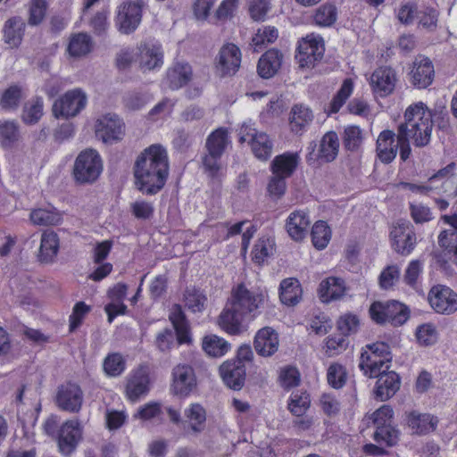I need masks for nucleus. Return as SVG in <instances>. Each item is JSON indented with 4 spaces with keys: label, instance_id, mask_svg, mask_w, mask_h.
<instances>
[{
    "label": "nucleus",
    "instance_id": "obj_37",
    "mask_svg": "<svg viewBox=\"0 0 457 457\" xmlns=\"http://www.w3.org/2000/svg\"><path fill=\"white\" fill-rule=\"evenodd\" d=\"M312 119L313 114L310 108L302 104L294 105L291 109L289 117V127L291 132L295 135L303 134Z\"/></svg>",
    "mask_w": 457,
    "mask_h": 457
},
{
    "label": "nucleus",
    "instance_id": "obj_12",
    "mask_svg": "<svg viewBox=\"0 0 457 457\" xmlns=\"http://www.w3.org/2000/svg\"><path fill=\"white\" fill-rule=\"evenodd\" d=\"M83 400V391L75 382L67 381L57 388L55 403L62 411L78 413L81 410Z\"/></svg>",
    "mask_w": 457,
    "mask_h": 457
},
{
    "label": "nucleus",
    "instance_id": "obj_58",
    "mask_svg": "<svg viewBox=\"0 0 457 457\" xmlns=\"http://www.w3.org/2000/svg\"><path fill=\"white\" fill-rule=\"evenodd\" d=\"M347 378L345 368L339 363H332L328 369L327 379L329 386L335 389L342 388Z\"/></svg>",
    "mask_w": 457,
    "mask_h": 457
},
{
    "label": "nucleus",
    "instance_id": "obj_40",
    "mask_svg": "<svg viewBox=\"0 0 457 457\" xmlns=\"http://www.w3.org/2000/svg\"><path fill=\"white\" fill-rule=\"evenodd\" d=\"M353 92V82L351 79H345L337 94L329 104L324 108L325 112L330 116L337 113L344 106Z\"/></svg>",
    "mask_w": 457,
    "mask_h": 457
},
{
    "label": "nucleus",
    "instance_id": "obj_1",
    "mask_svg": "<svg viewBox=\"0 0 457 457\" xmlns=\"http://www.w3.org/2000/svg\"><path fill=\"white\" fill-rule=\"evenodd\" d=\"M137 188L146 195H154L165 186L170 163L167 150L160 144L146 147L137 158L134 168Z\"/></svg>",
    "mask_w": 457,
    "mask_h": 457
},
{
    "label": "nucleus",
    "instance_id": "obj_54",
    "mask_svg": "<svg viewBox=\"0 0 457 457\" xmlns=\"http://www.w3.org/2000/svg\"><path fill=\"white\" fill-rule=\"evenodd\" d=\"M392 136H395V134L389 129L384 130L378 136L377 139L376 151L378 159L384 163H390L396 156L398 151V145H395L394 147L389 148H381V141L392 139Z\"/></svg>",
    "mask_w": 457,
    "mask_h": 457
},
{
    "label": "nucleus",
    "instance_id": "obj_64",
    "mask_svg": "<svg viewBox=\"0 0 457 457\" xmlns=\"http://www.w3.org/2000/svg\"><path fill=\"white\" fill-rule=\"evenodd\" d=\"M287 178L283 176L272 174L267 187V191L270 197L279 199L285 195L287 190Z\"/></svg>",
    "mask_w": 457,
    "mask_h": 457
},
{
    "label": "nucleus",
    "instance_id": "obj_17",
    "mask_svg": "<svg viewBox=\"0 0 457 457\" xmlns=\"http://www.w3.org/2000/svg\"><path fill=\"white\" fill-rule=\"evenodd\" d=\"M124 132L125 124L115 114L108 113L96 120V135L104 143L112 144L120 141Z\"/></svg>",
    "mask_w": 457,
    "mask_h": 457
},
{
    "label": "nucleus",
    "instance_id": "obj_25",
    "mask_svg": "<svg viewBox=\"0 0 457 457\" xmlns=\"http://www.w3.org/2000/svg\"><path fill=\"white\" fill-rule=\"evenodd\" d=\"M223 382L231 389L240 390L245 380V364L240 361H226L220 367Z\"/></svg>",
    "mask_w": 457,
    "mask_h": 457
},
{
    "label": "nucleus",
    "instance_id": "obj_22",
    "mask_svg": "<svg viewBox=\"0 0 457 457\" xmlns=\"http://www.w3.org/2000/svg\"><path fill=\"white\" fill-rule=\"evenodd\" d=\"M150 390V377L146 369L140 367L134 370L129 376L125 393L130 402H137Z\"/></svg>",
    "mask_w": 457,
    "mask_h": 457
},
{
    "label": "nucleus",
    "instance_id": "obj_56",
    "mask_svg": "<svg viewBox=\"0 0 457 457\" xmlns=\"http://www.w3.org/2000/svg\"><path fill=\"white\" fill-rule=\"evenodd\" d=\"M92 308L83 301L77 302L71 315L69 316V331L74 332L83 323L87 315L91 312Z\"/></svg>",
    "mask_w": 457,
    "mask_h": 457
},
{
    "label": "nucleus",
    "instance_id": "obj_52",
    "mask_svg": "<svg viewBox=\"0 0 457 457\" xmlns=\"http://www.w3.org/2000/svg\"><path fill=\"white\" fill-rule=\"evenodd\" d=\"M43 100L41 97L33 98L23 108L22 120L25 124L33 125L38 122L43 115Z\"/></svg>",
    "mask_w": 457,
    "mask_h": 457
},
{
    "label": "nucleus",
    "instance_id": "obj_33",
    "mask_svg": "<svg viewBox=\"0 0 457 457\" xmlns=\"http://www.w3.org/2000/svg\"><path fill=\"white\" fill-rule=\"evenodd\" d=\"M280 302L287 306H295L303 296V288L299 280L295 278L283 279L279 285Z\"/></svg>",
    "mask_w": 457,
    "mask_h": 457
},
{
    "label": "nucleus",
    "instance_id": "obj_63",
    "mask_svg": "<svg viewBox=\"0 0 457 457\" xmlns=\"http://www.w3.org/2000/svg\"><path fill=\"white\" fill-rule=\"evenodd\" d=\"M47 3L46 0H32L29 7V24H40L46 13Z\"/></svg>",
    "mask_w": 457,
    "mask_h": 457
},
{
    "label": "nucleus",
    "instance_id": "obj_15",
    "mask_svg": "<svg viewBox=\"0 0 457 457\" xmlns=\"http://www.w3.org/2000/svg\"><path fill=\"white\" fill-rule=\"evenodd\" d=\"M428 298L430 306L437 313L449 315L457 311V294L446 286H434Z\"/></svg>",
    "mask_w": 457,
    "mask_h": 457
},
{
    "label": "nucleus",
    "instance_id": "obj_27",
    "mask_svg": "<svg viewBox=\"0 0 457 457\" xmlns=\"http://www.w3.org/2000/svg\"><path fill=\"white\" fill-rule=\"evenodd\" d=\"M396 73L389 66H381L373 71V95L385 97L395 87Z\"/></svg>",
    "mask_w": 457,
    "mask_h": 457
},
{
    "label": "nucleus",
    "instance_id": "obj_49",
    "mask_svg": "<svg viewBox=\"0 0 457 457\" xmlns=\"http://www.w3.org/2000/svg\"><path fill=\"white\" fill-rule=\"evenodd\" d=\"M22 97L21 87L18 85H12L3 91L0 97V106L5 111H15L18 109Z\"/></svg>",
    "mask_w": 457,
    "mask_h": 457
},
{
    "label": "nucleus",
    "instance_id": "obj_59",
    "mask_svg": "<svg viewBox=\"0 0 457 457\" xmlns=\"http://www.w3.org/2000/svg\"><path fill=\"white\" fill-rule=\"evenodd\" d=\"M401 275L400 267L397 264L387 265L378 276V285L382 289L392 288L399 281Z\"/></svg>",
    "mask_w": 457,
    "mask_h": 457
},
{
    "label": "nucleus",
    "instance_id": "obj_44",
    "mask_svg": "<svg viewBox=\"0 0 457 457\" xmlns=\"http://www.w3.org/2000/svg\"><path fill=\"white\" fill-rule=\"evenodd\" d=\"M391 361L392 354L389 345L384 342L373 343V375L383 368L388 370Z\"/></svg>",
    "mask_w": 457,
    "mask_h": 457
},
{
    "label": "nucleus",
    "instance_id": "obj_38",
    "mask_svg": "<svg viewBox=\"0 0 457 457\" xmlns=\"http://www.w3.org/2000/svg\"><path fill=\"white\" fill-rule=\"evenodd\" d=\"M345 286L342 278L329 277L322 280L319 287V295L323 303H329L345 295Z\"/></svg>",
    "mask_w": 457,
    "mask_h": 457
},
{
    "label": "nucleus",
    "instance_id": "obj_34",
    "mask_svg": "<svg viewBox=\"0 0 457 457\" xmlns=\"http://www.w3.org/2000/svg\"><path fill=\"white\" fill-rule=\"evenodd\" d=\"M192 68L187 62H176L166 72L168 87L176 90L186 86L192 79Z\"/></svg>",
    "mask_w": 457,
    "mask_h": 457
},
{
    "label": "nucleus",
    "instance_id": "obj_47",
    "mask_svg": "<svg viewBox=\"0 0 457 457\" xmlns=\"http://www.w3.org/2000/svg\"><path fill=\"white\" fill-rule=\"evenodd\" d=\"M278 37V30L273 26H263L258 29L252 38L254 51H262L267 45L274 43Z\"/></svg>",
    "mask_w": 457,
    "mask_h": 457
},
{
    "label": "nucleus",
    "instance_id": "obj_21",
    "mask_svg": "<svg viewBox=\"0 0 457 457\" xmlns=\"http://www.w3.org/2000/svg\"><path fill=\"white\" fill-rule=\"evenodd\" d=\"M311 225L308 210L297 209L292 212L285 221V229L289 237L302 242L307 236Z\"/></svg>",
    "mask_w": 457,
    "mask_h": 457
},
{
    "label": "nucleus",
    "instance_id": "obj_20",
    "mask_svg": "<svg viewBox=\"0 0 457 457\" xmlns=\"http://www.w3.org/2000/svg\"><path fill=\"white\" fill-rule=\"evenodd\" d=\"M142 20V5L135 2L123 3L116 17L119 30L125 34L132 33L138 27Z\"/></svg>",
    "mask_w": 457,
    "mask_h": 457
},
{
    "label": "nucleus",
    "instance_id": "obj_23",
    "mask_svg": "<svg viewBox=\"0 0 457 457\" xmlns=\"http://www.w3.org/2000/svg\"><path fill=\"white\" fill-rule=\"evenodd\" d=\"M435 70L428 57L419 55L413 62L411 79L413 87L422 89L430 86L434 80Z\"/></svg>",
    "mask_w": 457,
    "mask_h": 457
},
{
    "label": "nucleus",
    "instance_id": "obj_42",
    "mask_svg": "<svg viewBox=\"0 0 457 457\" xmlns=\"http://www.w3.org/2000/svg\"><path fill=\"white\" fill-rule=\"evenodd\" d=\"M332 237V230L325 220H317L311 229V240L313 247L317 250L325 249Z\"/></svg>",
    "mask_w": 457,
    "mask_h": 457
},
{
    "label": "nucleus",
    "instance_id": "obj_2",
    "mask_svg": "<svg viewBox=\"0 0 457 457\" xmlns=\"http://www.w3.org/2000/svg\"><path fill=\"white\" fill-rule=\"evenodd\" d=\"M435 116L436 112L422 102L413 104L406 109L404 122L400 125L406 126V137L413 140L415 146L423 147L429 144Z\"/></svg>",
    "mask_w": 457,
    "mask_h": 457
},
{
    "label": "nucleus",
    "instance_id": "obj_28",
    "mask_svg": "<svg viewBox=\"0 0 457 457\" xmlns=\"http://www.w3.org/2000/svg\"><path fill=\"white\" fill-rule=\"evenodd\" d=\"M245 318L240 312L229 304L220 312L217 322L220 328L228 335L237 336L245 329L243 324Z\"/></svg>",
    "mask_w": 457,
    "mask_h": 457
},
{
    "label": "nucleus",
    "instance_id": "obj_30",
    "mask_svg": "<svg viewBox=\"0 0 457 457\" xmlns=\"http://www.w3.org/2000/svg\"><path fill=\"white\" fill-rule=\"evenodd\" d=\"M407 424L412 434L423 436L436 430L438 420L428 413L412 411L407 414Z\"/></svg>",
    "mask_w": 457,
    "mask_h": 457
},
{
    "label": "nucleus",
    "instance_id": "obj_16",
    "mask_svg": "<svg viewBox=\"0 0 457 457\" xmlns=\"http://www.w3.org/2000/svg\"><path fill=\"white\" fill-rule=\"evenodd\" d=\"M197 386L194 369L187 364H179L172 370L171 392L179 396H188Z\"/></svg>",
    "mask_w": 457,
    "mask_h": 457
},
{
    "label": "nucleus",
    "instance_id": "obj_46",
    "mask_svg": "<svg viewBox=\"0 0 457 457\" xmlns=\"http://www.w3.org/2000/svg\"><path fill=\"white\" fill-rule=\"evenodd\" d=\"M184 302L192 312H202L206 305L207 297L200 288L187 287L184 293Z\"/></svg>",
    "mask_w": 457,
    "mask_h": 457
},
{
    "label": "nucleus",
    "instance_id": "obj_35",
    "mask_svg": "<svg viewBox=\"0 0 457 457\" xmlns=\"http://www.w3.org/2000/svg\"><path fill=\"white\" fill-rule=\"evenodd\" d=\"M26 24L18 16L8 19L4 26V40L12 48H17L21 44Z\"/></svg>",
    "mask_w": 457,
    "mask_h": 457
},
{
    "label": "nucleus",
    "instance_id": "obj_14",
    "mask_svg": "<svg viewBox=\"0 0 457 457\" xmlns=\"http://www.w3.org/2000/svg\"><path fill=\"white\" fill-rule=\"evenodd\" d=\"M83 428L77 419L68 420L59 428L56 440L59 451L63 455L72 453L82 439Z\"/></svg>",
    "mask_w": 457,
    "mask_h": 457
},
{
    "label": "nucleus",
    "instance_id": "obj_10",
    "mask_svg": "<svg viewBox=\"0 0 457 457\" xmlns=\"http://www.w3.org/2000/svg\"><path fill=\"white\" fill-rule=\"evenodd\" d=\"M240 142L247 141L253 155L261 160L267 161L272 153L273 143L269 135L259 132L250 125H243L239 132Z\"/></svg>",
    "mask_w": 457,
    "mask_h": 457
},
{
    "label": "nucleus",
    "instance_id": "obj_41",
    "mask_svg": "<svg viewBox=\"0 0 457 457\" xmlns=\"http://www.w3.org/2000/svg\"><path fill=\"white\" fill-rule=\"evenodd\" d=\"M202 348L212 357H222L230 350V344L217 335H207L203 337Z\"/></svg>",
    "mask_w": 457,
    "mask_h": 457
},
{
    "label": "nucleus",
    "instance_id": "obj_3",
    "mask_svg": "<svg viewBox=\"0 0 457 457\" xmlns=\"http://www.w3.org/2000/svg\"><path fill=\"white\" fill-rule=\"evenodd\" d=\"M103 171V162L96 150L88 148L81 151L77 156L72 175L78 184H92Z\"/></svg>",
    "mask_w": 457,
    "mask_h": 457
},
{
    "label": "nucleus",
    "instance_id": "obj_4",
    "mask_svg": "<svg viewBox=\"0 0 457 457\" xmlns=\"http://www.w3.org/2000/svg\"><path fill=\"white\" fill-rule=\"evenodd\" d=\"M410 308L396 300L373 301V322L400 327L410 319Z\"/></svg>",
    "mask_w": 457,
    "mask_h": 457
},
{
    "label": "nucleus",
    "instance_id": "obj_45",
    "mask_svg": "<svg viewBox=\"0 0 457 457\" xmlns=\"http://www.w3.org/2000/svg\"><path fill=\"white\" fill-rule=\"evenodd\" d=\"M33 224L38 226H56L61 223L62 214L55 210L34 209L29 215Z\"/></svg>",
    "mask_w": 457,
    "mask_h": 457
},
{
    "label": "nucleus",
    "instance_id": "obj_31",
    "mask_svg": "<svg viewBox=\"0 0 457 457\" xmlns=\"http://www.w3.org/2000/svg\"><path fill=\"white\" fill-rule=\"evenodd\" d=\"M60 248V238L53 230H44L41 235L40 246L37 254L41 263H52L55 260Z\"/></svg>",
    "mask_w": 457,
    "mask_h": 457
},
{
    "label": "nucleus",
    "instance_id": "obj_50",
    "mask_svg": "<svg viewBox=\"0 0 457 457\" xmlns=\"http://www.w3.org/2000/svg\"><path fill=\"white\" fill-rule=\"evenodd\" d=\"M273 250L274 244L269 238H259L251 253L252 261L257 265H262L272 254Z\"/></svg>",
    "mask_w": 457,
    "mask_h": 457
},
{
    "label": "nucleus",
    "instance_id": "obj_26",
    "mask_svg": "<svg viewBox=\"0 0 457 457\" xmlns=\"http://www.w3.org/2000/svg\"><path fill=\"white\" fill-rule=\"evenodd\" d=\"M169 320L175 330L179 345L191 344V328L188 320L180 304L175 303L170 308Z\"/></svg>",
    "mask_w": 457,
    "mask_h": 457
},
{
    "label": "nucleus",
    "instance_id": "obj_48",
    "mask_svg": "<svg viewBox=\"0 0 457 457\" xmlns=\"http://www.w3.org/2000/svg\"><path fill=\"white\" fill-rule=\"evenodd\" d=\"M185 416L194 432H201L206 421V411L200 403H191L185 410Z\"/></svg>",
    "mask_w": 457,
    "mask_h": 457
},
{
    "label": "nucleus",
    "instance_id": "obj_19",
    "mask_svg": "<svg viewBox=\"0 0 457 457\" xmlns=\"http://www.w3.org/2000/svg\"><path fill=\"white\" fill-rule=\"evenodd\" d=\"M137 49V61L142 70L151 71L162 65L163 51L159 42L152 39L145 40Z\"/></svg>",
    "mask_w": 457,
    "mask_h": 457
},
{
    "label": "nucleus",
    "instance_id": "obj_6",
    "mask_svg": "<svg viewBox=\"0 0 457 457\" xmlns=\"http://www.w3.org/2000/svg\"><path fill=\"white\" fill-rule=\"evenodd\" d=\"M267 294L262 291H251L245 284L240 283L231 291L229 303L245 317H255L257 310L263 304Z\"/></svg>",
    "mask_w": 457,
    "mask_h": 457
},
{
    "label": "nucleus",
    "instance_id": "obj_11",
    "mask_svg": "<svg viewBox=\"0 0 457 457\" xmlns=\"http://www.w3.org/2000/svg\"><path fill=\"white\" fill-rule=\"evenodd\" d=\"M241 61L240 48L233 43H226L215 59V71L221 78L234 76L241 66Z\"/></svg>",
    "mask_w": 457,
    "mask_h": 457
},
{
    "label": "nucleus",
    "instance_id": "obj_55",
    "mask_svg": "<svg viewBox=\"0 0 457 457\" xmlns=\"http://www.w3.org/2000/svg\"><path fill=\"white\" fill-rule=\"evenodd\" d=\"M363 140L362 132L358 126L350 125L345 128L342 136L343 145L348 151H356Z\"/></svg>",
    "mask_w": 457,
    "mask_h": 457
},
{
    "label": "nucleus",
    "instance_id": "obj_9",
    "mask_svg": "<svg viewBox=\"0 0 457 457\" xmlns=\"http://www.w3.org/2000/svg\"><path fill=\"white\" fill-rule=\"evenodd\" d=\"M391 246L402 256L411 253L417 245L413 225L407 220H399L390 232Z\"/></svg>",
    "mask_w": 457,
    "mask_h": 457
},
{
    "label": "nucleus",
    "instance_id": "obj_43",
    "mask_svg": "<svg viewBox=\"0 0 457 457\" xmlns=\"http://www.w3.org/2000/svg\"><path fill=\"white\" fill-rule=\"evenodd\" d=\"M311 406V397L307 391L295 390L291 393L287 409L296 417H302Z\"/></svg>",
    "mask_w": 457,
    "mask_h": 457
},
{
    "label": "nucleus",
    "instance_id": "obj_29",
    "mask_svg": "<svg viewBox=\"0 0 457 457\" xmlns=\"http://www.w3.org/2000/svg\"><path fill=\"white\" fill-rule=\"evenodd\" d=\"M301 162L298 152H285L276 155L270 163V171L273 175L283 176L289 179L297 170Z\"/></svg>",
    "mask_w": 457,
    "mask_h": 457
},
{
    "label": "nucleus",
    "instance_id": "obj_7",
    "mask_svg": "<svg viewBox=\"0 0 457 457\" xmlns=\"http://www.w3.org/2000/svg\"><path fill=\"white\" fill-rule=\"evenodd\" d=\"M316 143L312 142L308 146V154L306 155V162L309 166L318 167L324 162H333L339 149V140L335 131H328L324 134L320 142L318 153L315 151Z\"/></svg>",
    "mask_w": 457,
    "mask_h": 457
},
{
    "label": "nucleus",
    "instance_id": "obj_36",
    "mask_svg": "<svg viewBox=\"0 0 457 457\" xmlns=\"http://www.w3.org/2000/svg\"><path fill=\"white\" fill-rule=\"evenodd\" d=\"M94 48L92 37L86 32L71 34L67 46V53L74 58H80L87 55Z\"/></svg>",
    "mask_w": 457,
    "mask_h": 457
},
{
    "label": "nucleus",
    "instance_id": "obj_61",
    "mask_svg": "<svg viewBox=\"0 0 457 457\" xmlns=\"http://www.w3.org/2000/svg\"><path fill=\"white\" fill-rule=\"evenodd\" d=\"M438 12L433 7H422L416 12V20L422 28L433 31L437 26Z\"/></svg>",
    "mask_w": 457,
    "mask_h": 457
},
{
    "label": "nucleus",
    "instance_id": "obj_60",
    "mask_svg": "<svg viewBox=\"0 0 457 457\" xmlns=\"http://www.w3.org/2000/svg\"><path fill=\"white\" fill-rule=\"evenodd\" d=\"M418 343L423 346H430L437 341V331L432 323H424L416 328L415 333Z\"/></svg>",
    "mask_w": 457,
    "mask_h": 457
},
{
    "label": "nucleus",
    "instance_id": "obj_13",
    "mask_svg": "<svg viewBox=\"0 0 457 457\" xmlns=\"http://www.w3.org/2000/svg\"><path fill=\"white\" fill-rule=\"evenodd\" d=\"M86 104L85 93L79 88H75L67 91L54 103L53 112L56 118L74 117L85 108Z\"/></svg>",
    "mask_w": 457,
    "mask_h": 457
},
{
    "label": "nucleus",
    "instance_id": "obj_32",
    "mask_svg": "<svg viewBox=\"0 0 457 457\" xmlns=\"http://www.w3.org/2000/svg\"><path fill=\"white\" fill-rule=\"evenodd\" d=\"M283 60L282 53L271 48L267 50L259 59L257 72L263 79L272 78L280 69Z\"/></svg>",
    "mask_w": 457,
    "mask_h": 457
},
{
    "label": "nucleus",
    "instance_id": "obj_53",
    "mask_svg": "<svg viewBox=\"0 0 457 457\" xmlns=\"http://www.w3.org/2000/svg\"><path fill=\"white\" fill-rule=\"evenodd\" d=\"M373 438L380 445L391 447L397 444L399 439V431L392 425H380L376 428Z\"/></svg>",
    "mask_w": 457,
    "mask_h": 457
},
{
    "label": "nucleus",
    "instance_id": "obj_51",
    "mask_svg": "<svg viewBox=\"0 0 457 457\" xmlns=\"http://www.w3.org/2000/svg\"><path fill=\"white\" fill-rule=\"evenodd\" d=\"M103 368L109 377H118L126 370V361L121 353H111L104 360Z\"/></svg>",
    "mask_w": 457,
    "mask_h": 457
},
{
    "label": "nucleus",
    "instance_id": "obj_62",
    "mask_svg": "<svg viewBox=\"0 0 457 457\" xmlns=\"http://www.w3.org/2000/svg\"><path fill=\"white\" fill-rule=\"evenodd\" d=\"M347 337L341 333L330 335L326 340V353L328 356L338 355L347 348Z\"/></svg>",
    "mask_w": 457,
    "mask_h": 457
},
{
    "label": "nucleus",
    "instance_id": "obj_18",
    "mask_svg": "<svg viewBox=\"0 0 457 457\" xmlns=\"http://www.w3.org/2000/svg\"><path fill=\"white\" fill-rule=\"evenodd\" d=\"M377 378L376 388L373 395L376 400L384 402L393 397L399 390L401 379L395 371H388L386 368L377 371L373 378Z\"/></svg>",
    "mask_w": 457,
    "mask_h": 457
},
{
    "label": "nucleus",
    "instance_id": "obj_57",
    "mask_svg": "<svg viewBox=\"0 0 457 457\" xmlns=\"http://www.w3.org/2000/svg\"><path fill=\"white\" fill-rule=\"evenodd\" d=\"M301 381V375L299 370L291 365L283 367L279 370L278 382L279 385L286 390H289L297 386Z\"/></svg>",
    "mask_w": 457,
    "mask_h": 457
},
{
    "label": "nucleus",
    "instance_id": "obj_24",
    "mask_svg": "<svg viewBox=\"0 0 457 457\" xmlns=\"http://www.w3.org/2000/svg\"><path fill=\"white\" fill-rule=\"evenodd\" d=\"M279 339L275 329L264 327L257 331L253 340L255 352L262 357L272 356L278 349Z\"/></svg>",
    "mask_w": 457,
    "mask_h": 457
},
{
    "label": "nucleus",
    "instance_id": "obj_39",
    "mask_svg": "<svg viewBox=\"0 0 457 457\" xmlns=\"http://www.w3.org/2000/svg\"><path fill=\"white\" fill-rule=\"evenodd\" d=\"M337 7L332 3H324L314 10L312 22L319 28H330L337 21Z\"/></svg>",
    "mask_w": 457,
    "mask_h": 457
},
{
    "label": "nucleus",
    "instance_id": "obj_5",
    "mask_svg": "<svg viewBox=\"0 0 457 457\" xmlns=\"http://www.w3.org/2000/svg\"><path fill=\"white\" fill-rule=\"evenodd\" d=\"M228 144V134L225 128L213 130L206 139L207 154L203 158V164L208 175L214 179L218 176L220 160Z\"/></svg>",
    "mask_w": 457,
    "mask_h": 457
},
{
    "label": "nucleus",
    "instance_id": "obj_8",
    "mask_svg": "<svg viewBox=\"0 0 457 457\" xmlns=\"http://www.w3.org/2000/svg\"><path fill=\"white\" fill-rule=\"evenodd\" d=\"M325 52L324 39L321 36L311 33L298 40V46L295 54L300 67H313L316 62L320 61Z\"/></svg>",
    "mask_w": 457,
    "mask_h": 457
}]
</instances>
